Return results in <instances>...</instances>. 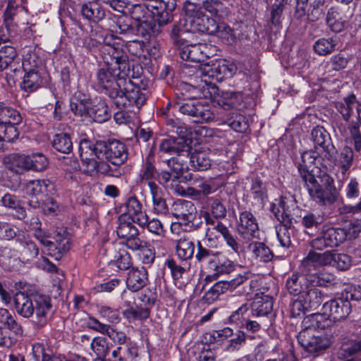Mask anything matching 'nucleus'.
Returning a JSON list of instances; mask_svg holds the SVG:
<instances>
[{"mask_svg":"<svg viewBox=\"0 0 361 361\" xmlns=\"http://www.w3.org/2000/svg\"><path fill=\"white\" fill-rule=\"evenodd\" d=\"M15 309L25 318L33 317V322L39 326L47 322V314L51 308V300L45 295L30 296L18 292L14 296Z\"/></svg>","mask_w":361,"mask_h":361,"instance_id":"20e7f679","label":"nucleus"},{"mask_svg":"<svg viewBox=\"0 0 361 361\" xmlns=\"http://www.w3.org/2000/svg\"><path fill=\"white\" fill-rule=\"evenodd\" d=\"M79 155L82 161L84 172L92 173L97 167L96 158L106 159L114 166L123 164L128 158L126 145L117 140H98L92 142L89 140H82L79 145Z\"/></svg>","mask_w":361,"mask_h":361,"instance_id":"f03ea898","label":"nucleus"},{"mask_svg":"<svg viewBox=\"0 0 361 361\" xmlns=\"http://www.w3.org/2000/svg\"><path fill=\"white\" fill-rule=\"evenodd\" d=\"M326 23L332 31L338 32L347 26L348 18L342 16L335 8H331L326 14Z\"/></svg>","mask_w":361,"mask_h":361,"instance_id":"bb28decb","label":"nucleus"},{"mask_svg":"<svg viewBox=\"0 0 361 361\" xmlns=\"http://www.w3.org/2000/svg\"><path fill=\"white\" fill-rule=\"evenodd\" d=\"M323 222V217L319 213L308 212L302 218L301 223L307 228L317 227Z\"/></svg>","mask_w":361,"mask_h":361,"instance_id":"680f3d73","label":"nucleus"},{"mask_svg":"<svg viewBox=\"0 0 361 361\" xmlns=\"http://www.w3.org/2000/svg\"><path fill=\"white\" fill-rule=\"evenodd\" d=\"M20 113L11 106L6 105L0 118V134L8 140H14L19 135L16 128L22 122Z\"/></svg>","mask_w":361,"mask_h":361,"instance_id":"f8f14e48","label":"nucleus"},{"mask_svg":"<svg viewBox=\"0 0 361 361\" xmlns=\"http://www.w3.org/2000/svg\"><path fill=\"white\" fill-rule=\"evenodd\" d=\"M301 159L298 171L311 199L319 204L334 202L336 197L330 186L332 180L329 176H324V183L320 184L314 175V170L319 168L318 164L320 157L318 152L312 150L305 152L301 155Z\"/></svg>","mask_w":361,"mask_h":361,"instance_id":"7ed1b4c3","label":"nucleus"},{"mask_svg":"<svg viewBox=\"0 0 361 361\" xmlns=\"http://www.w3.org/2000/svg\"><path fill=\"white\" fill-rule=\"evenodd\" d=\"M302 301L310 310L317 309L322 302L324 295L320 290L315 287V284L310 283L305 287V291L300 295Z\"/></svg>","mask_w":361,"mask_h":361,"instance_id":"4be33fe9","label":"nucleus"},{"mask_svg":"<svg viewBox=\"0 0 361 361\" xmlns=\"http://www.w3.org/2000/svg\"><path fill=\"white\" fill-rule=\"evenodd\" d=\"M1 202L5 207L16 210L18 212L19 219H23L25 216V212L15 195L8 193L4 195L1 199Z\"/></svg>","mask_w":361,"mask_h":361,"instance_id":"5fc2aeb1","label":"nucleus"},{"mask_svg":"<svg viewBox=\"0 0 361 361\" xmlns=\"http://www.w3.org/2000/svg\"><path fill=\"white\" fill-rule=\"evenodd\" d=\"M252 257L259 262H268L273 259V254L270 249L263 243L253 242L248 246Z\"/></svg>","mask_w":361,"mask_h":361,"instance_id":"c756f323","label":"nucleus"},{"mask_svg":"<svg viewBox=\"0 0 361 361\" xmlns=\"http://www.w3.org/2000/svg\"><path fill=\"white\" fill-rule=\"evenodd\" d=\"M17 57L16 49L12 46H4L0 49V71L10 67Z\"/></svg>","mask_w":361,"mask_h":361,"instance_id":"37998d69","label":"nucleus"},{"mask_svg":"<svg viewBox=\"0 0 361 361\" xmlns=\"http://www.w3.org/2000/svg\"><path fill=\"white\" fill-rule=\"evenodd\" d=\"M322 309L331 319L336 322L348 317L350 312V304L349 301L338 298L325 302Z\"/></svg>","mask_w":361,"mask_h":361,"instance_id":"dca6fc26","label":"nucleus"},{"mask_svg":"<svg viewBox=\"0 0 361 361\" xmlns=\"http://www.w3.org/2000/svg\"><path fill=\"white\" fill-rule=\"evenodd\" d=\"M25 74L20 84L21 88L29 92L37 90L42 83L39 71H24Z\"/></svg>","mask_w":361,"mask_h":361,"instance_id":"72a5a7b5","label":"nucleus"},{"mask_svg":"<svg viewBox=\"0 0 361 361\" xmlns=\"http://www.w3.org/2000/svg\"><path fill=\"white\" fill-rule=\"evenodd\" d=\"M91 349L99 357H106L109 352L106 338L101 336L94 338L90 343Z\"/></svg>","mask_w":361,"mask_h":361,"instance_id":"3c124183","label":"nucleus"},{"mask_svg":"<svg viewBox=\"0 0 361 361\" xmlns=\"http://www.w3.org/2000/svg\"><path fill=\"white\" fill-rule=\"evenodd\" d=\"M157 176V170L154 166L148 160L142 165L140 173V180L141 184H148L149 182H154Z\"/></svg>","mask_w":361,"mask_h":361,"instance_id":"603ef678","label":"nucleus"},{"mask_svg":"<svg viewBox=\"0 0 361 361\" xmlns=\"http://www.w3.org/2000/svg\"><path fill=\"white\" fill-rule=\"evenodd\" d=\"M99 316L111 323H118L120 320L119 312L116 309H113L106 305L97 307Z\"/></svg>","mask_w":361,"mask_h":361,"instance_id":"4d7b16f0","label":"nucleus"},{"mask_svg":"<svg viewBox=\"0 0 361 361\" xmlns=\"http://www.w3.org/2000/svg\"><path fill=\"white\" fill-rule=\"evenodd\" d=\"M303 323L305 328H312V329H323L328 328L334 323L329 316L324 312L322 314H312L305 319Z\"/></svg>","mask_w":361,"mask_h":361,"instance_id":"cd10ccee","label":"nucleus"},{"mask_svg":"<svg viewBox=\"0 0 361 361\" xmlns=\"http://www.w3.org/2000/svg\"><path fill=\"white\" fill-rule=\"evenodd\" d=\"M336 107L345 121L355 114L357 121L361 123V102L357 100L354 94L336 102Z\"/></svg>","mask_w":361,"mask_h":361,"instance_id":"a211bd4d","label":"nucleus"},{"mask_svg":"<svg viewBox=\"0 0 361 361\" xmlns=\"http://www.w3.org/2000/svg\"><path fill=\"white\" fill-rule=\"evenodd\" d=\"M190 38L188 35H180L178 37V42L173 40L180 46V56L182 59L190 61L192 62H204L208 58L213 55L214 47L212 45L205 43H190L185 45V42H188Z\"/></svg>","mask_w":361,"mask_h":361,"instance_id":"9b49d317","label":"nucleus"},{"mask_svg":"<svg viewBox=\"0 0 361 361\" xmlns=\"http://www.w3.org/2000/svg\"><path fill=\"white\" fill-rule=\"evenodd\" d=\"M271 211L275 217L281 222L285 223L289 219L288 209L283 197H281L279 200H276V202L271 205Z\"/></svg>","mask_w":361,"mask_h":361,"instance_id":"864d4df0","label":"nucleus"},{"mask_svg":"<svg viewBox=\"0 0 361 361\" xmlns=\"http://www.w3.org/2000/svg\"><path fill=\"white\" fill-rule=\"evenodd\" d=\"M201 7L202 10L204 9L214 16H218L225 8L224 4L219 0H204Z\"/></svg>","mask_w":361,"mask_h":361,"instance_id":"bf43d9fd","label":"nucleus"},{"mask_svg":"<svg viewBox=\"0 0 361 361\" xmlns=\"http://www.w3.org/2000/svg\"><path fill=\"white\" fill-rule=\"evenodd\" d=\"M324 3L325 0H310L311 10L307 16L311 21H315L324 15Z\"/></svg>","mask_w":361,"mask_h":361,"instance_id":"13d9d810","label":"nucleus"},{"mask_svg":"<svg viewBox=\"0 0 361 361\" xmlns=\"http://www.w3.org/2000/svg\"><path fill=\"white\" fill-rule=\"evenodd\" d=\"M249 310L247 304H243L237 310L234 311L228 317V321L231 324H239L243 320H246L245 316Z\"/></svg>","mask_w":361,"mask_h":361,"instance_id":"338daca9","label":"nucleus"},{"mask_svg":"<svg viewBox=\"0 0 361 361\" xmlns=\"http://www.w3.org/2000/svg\"><path fill=\"white\" fill-rule=\"evenodd\" d=\"M52 146L57 151L67 154L73 149V142L70 135L67 133L55 135L52 140Z\"/></svg>","mask_w":361,"mask_h":361,"instance_id":"79ce46f5","label":"nucleus"},{"mask_svg":"<svg viewBox=\"0 0 361 361\" xmlns=\"http://www.w3.org/2000/svg\"><path fill=\"white\" fill-rule=\"evenodd\" d=\"M3 163L6 169L19 174L29 171H42L49 166L47 157L42 152L10 154L4 157Z\"/></svg>","mask_w":361,"mask_h":361,"instance_id":"6e6552de","label":"nucleus"},{"mask_svg":"<svg viewBox=\"0 0 361 361\" xmlns=\"http://www.w3.org/2000/svg\"><path fill=\"white\" fill-rule=\"evenodd\" d=\"M148 2L145 4L143 6L137 4L134 6L133 9V15L134 18L140 21L141 20L140 16H136L135 14L139 11L143 10L145 7L147 11H151L154 16L158 15L161 11L164 10L166 8V5L164 2L160 0H147Z\"/></svg>","mask_w":361,"mask_h":361,"instance_id":"ea45409f","label":"nucleus"},{"mask_svg":"<svg viewBox=\"0 0 361 361\" xmlns=\"http://www.w3.org/2000/svg\"><path fill=\"white\" fill-rule=\"evenodd\" d=\"M341 350L345 356L355 355V357L347 360L346 361L361 360V341L355 340L345 343L341 346Z\"/></svg>","mask_w":361,"mask_h":361,"instance_id":"c03bdc74","label":"nucleus"},{"mask_svg":"<svg viewBox=\"0 0 361 361\" xmlns=\"http://www.w3.org/2000/svg\"><path fill=\"white\" fill-rule=\"evenodd\" d=\"M41 207L43 212L49 215H56L61 209V207L53 198L50 197L47 198Z\"/></svg>","mask_w":361,"mask_h":361,"instance_id":"774afa93","label":"nucleus"},{"mask_svg":"<svg viewBox=\"0 0 361 361\" xmlns=\"http://www.w3.org/2000/svg\"><path fill=\"white\" fill-rule=\"evenodd\" d=\"M6 19L4 20V27L0 28V44L7 42L11 38L15 37L17 34V26L15 23H9L11 16L10 11H7Z\"/></svg>","mask_w":361,"mask_h":361,"instance_id":"de8ad7c7","label":"nucleus"},{"mask_svg":"<svg viewBox=\"0 0 361 361\" xmlns=\"http://www.w3.org/2000/svg\"><path fill=\"white\" fill-rule=\"evenodd\" d=\"M180 112L194 118L195 123L209 122L214 120V114L209 106H204L198 100H188L176 104Z\"/></svg>","mask_w":361,"mask_h":361,"instance_id":"ddd939ff","label":"nucleus"},{"mask_svg":"<svg viewBox=\"0 0 361 361\" xmlns=\"http://www.w3.org/2000/svg\"><path fill=\"white\" fill-rule=\"evenodd\" d=\"M53 185L49 180H33L29 181L25 188V192L32 197H38L51 193Z\"/></svg>","mask_w":361,"mask_h":361,"instance_id":"393cba45","label":"nucleus"},{"mask_svg":"<svg viewBox=\"0 0 361 361\" xmlns=\"http://www.w3.org/2000/svg\"><path fill=\"white\" fill-rule=\"evenodd\" d=\"M310 280L308 275L306 276H298L293 274L286 281V288L288 292L294 295L300 296L302 295V292L305 291V287L309 285Z\"/></svg>","mask_w":361,"mask_h":361,"instance_id":"7c9ffc66","label":"nucleus"},{"mask_svg":"<svg viewBox=\"0 0 361 361\" xmlns=\"http://www.w3.org/2000/svg\"><path fill=\"white\" fill-rule=\"evenodd\" d=\"M330 247H337L346 240V233L341 228H326L323 230Z\"/></svg>","mask_w":361,"mask_h":361,"instance_id":"58836bf2","label":"nucleus"},{"mask_svg":"<svg viewBox=\"0 0 361 361\" xmlns=\"http://www.w3.org/2000/svg\"><path fill=\"white\" fill-rule=\"evenodd\" d=\"M100 51L104 64L95 73L96 84L106 91L118 108L135 106L139 109L146 98L138 86L125 78L130 73V65L123 42L113 35H106Z\"/></svg>","mask_w":361,"mask_h":361,"instance_id":"f257e3e1","label":"nucleus"},{"mask_svg":"<svg viewBox=\"0 0 361 361\" xmlns=\"http://www.w3.org/2000/svg\"><path fill=\"white\" fill-rule=\"evenodd\" d=\"M311 135L314 143L324 150V156H331V151L334 149L332 147L329 149L331 138L328 132L323 127L317 126L312 129Z\"/></svg>","mask_w":361,"mask_h":361,"instance_id":"b1692460","label":"nucleus"},{"mask_svg":"<svg viewBox=\"0 0 361 361\" xmlns=\"http://www.w3.org/2000/svg\"><path fill=\"white\" fill-rule=\"evenodd\" d=\"M183 11L185 17L180 19L176 24L171 31V38L178 42V37L180 35L190 33L212 32L219 30L220 27L216 26L214 30H209L204 24V12L202 7L190 1H185L183 5Z\"/></svg>","mask_w":361,"mask_h":361,"instance_id":"39448f33","label":"nucleus"},{"mask_svg":"<svg viewBox=\"0 0 361 361\" xmlns=\"http://www.w3.org/2000/svg\"><path fill=\"white\" fill-rule=\"evenodd\" d=\"M353 159V152L350 147H343L334 161V166L341 170L342 175L350 169Z\"/></svg>","mask_w":361,"mask_h":361,"instance_id":"473e14b6","label":"nucleus"},{"mask_svg":"<svg viewBox=\"0 0 361 361\" xmlns=\"http://www.w3.org/2000/svg\"><path fill=\"white\" fill-rule=\"evenodd\" d=\"M226 123L235 131L238 133L245 132L249 127L248 120L244 115L237 111L232 113V116L227 119Z\"/></svg>","mask_w":361,"mask_h":361,"instance_id":"a18cd8bd","label":"nucleus"},{"mask_svg":"<svg viewBox=\"0 0 361 361\" xmlns=\"http://www.w3.org/2000/svg\"><path fill=\"white\" fill-rule=\"evenodd\" d=\"M336 44L333 39H319L314 44V49L319 55H326L332 52Z\"/></svg>","mask_w":361,"mask_h":361,"instance_id":"6e6d98bb","label":"nucleus"},{"mask_svg":"<svg viewBox=\"0 0 361 361\" xmlns=\"http://www.w3.org/2000/svg\"><path fill=\"white\" fill-rule=\"evenodd\" d=\"M116 264L119 269L126 270L130 268L132 264L130 254L125 250L121 249L116 256Z\"/></svg>","mask_w":361,"mask_h":361,"instance_id":"e2e57ef3","label":"nucleus"},{"mask_svg":"<svg viewBox=\"0 0 361 361\" xmlns=\"http://www.w3.org/2000/svg\"><path fill=\"white\" fill-rule=\"evenodd\" d=\"M233 336H234L233 338L229 341L226 346L228 351L239 350L245 343V334L243 331H238Z\"/></svg>","mask_w":361,"mask_h":361,"instance_id":"69168bd1","label":"nucleus"},{"mask_svg":"<svg viewBox=\"0 0 361 361\" xmlns=\"http://www.w3.org/2000/svg\"><path fill=\"white\" fill-rule=\"evenodd\" d=\"M196 185L199 189H196L198 193L195 195L194 199L198 198L201 195L208 196L215 192L221 187V184L216 178L205 179L201 176L198 178Z\"/></svg>","mask_w":361,"mask_h":361,"instance_id":"2f4dec72","label":"nucleus"},{"mask_svg":"<svg viewBox=\"0 0 361 361\" xmlns=\"http://www.w3.org/2000/svg\"><path fill=\"white\" fill-rule=\"evenodd\" d=\"M92 102L87 95L78 92L71 99V109L82 121L87 124L91 119L90 113Z\"/></svg>","mask_w":361,"mask_h":361,"instance_id":"2eb2a0df","label":"nucleus"},{"mask_svg":"<svg viewBox=\"0 0 361 361\" xmlns=\"http://www.w3.org/2000/svg\"><path fill=\"white\" fill-rule=\"evenodd\" d=\"M298 341L300 346L311 354H319L333 343L331 334H321L312 328H305L299 332Z\"/></svg>","mask_w":361,"mask_h":361,"instance_id":"9d476101","label":"nucleus"},{"mask_svg":"<svg viewBox=\"0 0 361 361\" xmlns=\"http://www.w3.org/2000/svg\"><path fill=\"white\" fill-rule=\"evenodd\" d=\"M306 311H310L305 305L300 296L292 300L290 304V312L292 317H298L303 314Z\"/></svg>","mask_w":361,"mask_h":361,"instance_id":"0e129e2a","label":"nucleus"},{"mask_svg":"<svg viewBox=\"0 0 361 361\" xmlns=\"http://www.w3.org/2000/svg\"><path fill=\"white\" fill-rule=\"evenodd\" d=\"M250 192L253 198L263 202L267 197V185L258 178L252 179Z\"/></svg>","mask_w":361,"mask_h":361,"instance_id":"09e8293b","label":"nucleus"},{"mask_svg":"<svg viewBox=\"0 0 361 361\" xmlns=\"http://www.w3.org/2000/svg\"><path fill=\"white\" fill-rule=\"evenodd\" d=\"M196 259L207 266L210 274L205 280L212 281L220 276L229 274L235 270L236 264L223 253L204 247L199 242Z\"/></svg>","mask_w":361,"mask_h":361,"instance_id":"423d86ee","label":"nucleus"},{"mask_svg":"<svg viewBox=\"0 0 361 361\" xmlns=\"http://www.w3.org/2000/svg\"><path fill=\"white\" fill-rule=\"evenodd\" d=\"M276 236L280 245L283 247L288 248L290 244V235L289 229L284 224L276 226Z\"/></svg>","mask_w":361,"mask_h":361,"instance_id":"052dcab7","label":"nucleus"},{"mask_svg":"<svg viewBox=\"0 0 361 361\" xmlns=\"http://www.w3.org/2000/svg\"><path fill=\"white\" fill-rule=\"evenodd\" d=\"M176 251L180 259L186 260L192 257L195 251V245L190 239L184 236L177 240Z\"/></svg>","mask_w":361,"mask_h":361,"instance_id":"4c0bfd02","label":"nucleus"},{"mask_svg":"<svg viewBox=\"0 0 361 361\" xmlns=\"http://www.w3.org/2000/svg\"><path fill=\"white\" fill-rule=\"evenodd\" d=\"M123 317L129 322L135 320H144L149 317V310L142 307H130L123 311Z\"/></svg>","mask_w":361,"mask_h":361,"instance_id":"49530a36","label":"nucleus"},{"mask_svg":"<svg viewBox=\"0 0 361 361\" xmlns=\"http://www.w3.org/2000/svg\"><path fill=\"white\" fill-rule=\"evenodd\" d=\"M148 273L145 268H133L128 272L126 285L133 292L138 291L147 285Z\"/></svg>","mask_w":361,"mask_h":361,"instance_id":"412c9836","label":"nucleus"},{"mask_svg":"<svg viewBox=\"0 0 361 361\" xmlns=\"http://www.w3.org/2000/svg\"><path fill=\"white\" fill-rule=\"evenodd\" d=\"M196 208L190 201L178 200L173 204L172 214L188 226L195 217Z\"/></svg>","mask_w":361,"mask_h":361,"instance_id":"f3484780","label":"nucleus"},{"mask_svg":"<svg viewBox=\"0 0 361 361\" xmlns=\"http://www.w3.org/2000/svg\"><path fill=\"white\" fill-rule=\"evenodd\" d=\"M236 228L239 235L246 240L257 237L259 232L257 219L249 211L240 213Z\"/></svg>","mask_w":361,"mask_h":361,"instance_id":"4468645a","label":"nucleus"},{"mask_svg":"<svg viewBox=\"0 0 361 361\" xmlns=\"http://www.w3.org/2000/svg\"><path fill=\"white\" fill-rule=\"evenodd\" d=\"M176 155V157H173L166 161L168 166L174 173L173 178L175 179H178L179 175L182 174L188 169L187 158L188 151H187L186 154L180 153Z\"/></svg>","mask_w":361,"mask_h":361,"instance_id":"c9c22d12","label":"nucleus"},{"mask_svg":"<svg viewBox=\"0 0 361 361\" xmlns=\"http://www.w3.org/2000/svg\"><path fill=\"white\" fill-rule=\"evenodd\" d=\"M242 95L234 92H224L216 100L224 109H231L238 106L242 101Z\"/></svg>","mask_w":361,"mask_h":361,"instance_id":"f704fd0d","label":"nucleus"},{"mask_svg":"<svg viewBox=\"0 0 361 361\" xmlns=\"http://www.w3.org/2000/svg\"><path fill=\"white\" fill-rule=\"evenodd\" d=\"M81 13L85 18L94 22L99 21L105 17L104 9L95 2L82 5Z\"/></svg>","mask_w":361,"mask_h":361,"instance_id":"e433bc0d","label":"nucleus"},{"mask_svg":"<svg viewBox=\"0 0 361 361\" xmlns=\"http://www.w3.org/2000/svg\"><path fill=\"white\" fill-rule=\"evenodd\" d=\"M301 269L304 273L308 275L310 283L315 284V287L326 286L328 284L331 283L334 280V275L329 272L311 274L312 270L310 271H305L302 265ZM314 270V269H313V271Z\"/></svg>","mask_w":361,"mask_h":361,"instance_id":"a19ab883","label":"nucleus"},{"mask_svg":"<svg viewBox=\"0 0 361 361\" xmlns=\"http://www.w3.org/2000/svg\"><path fill=\"white\" fill-rule=\"evenodd\" d=\"M116 233L118 238H123L125 240L129 238L135 237V235H139L137 228L128 219V215H121L119 216Z\"/></svg>","mask_w":361,"mask_h":361,"instance_id":"c85d7f7f","label":"nucleus"},{"mask_svg":"<svg viewBox=\"0 0 361 361\" xmlns=\"http://www.w3.org/2000/svg\"><path fill=\"white\" fill-rule=\"evenodd\" d=\"M90 114L91 116L90 123L92 121L103 123L110 118L109 108L105 102L101 99H96L92 102Z\"/></svg>","mask_w":361,"mask_h":361,"instance_id":"a878e982","label":"nucleus"},{"mask_svg":"<svg viewBox=\"0 0 361 361\" xmlns=\"http://www.w3.org/2000/svg\"><path fill=\"white\" fill-rule=\"evenodd\" d=\"M273 299L267 295H257L251 305V314L257 319L267 317L273 309Z\"/></svg>","mask_w":361,"mask_h":361,"instance_id":"6ab92c4d","label":"nucleus"},{"mask_svg":"<svg viewBox=\"0 0 361 361\" xmlns=\"http://www.w3.org/2000/svg\"><path fill=\"white\" fill-rule=\"evenodd\" d=\"M41 64V59L34 52L28 51L23 56L22 68L24 71H39V67Z\"/></svg>","mask_w":361,"mask_h":361,"instance_id":"8fccbe9b","label":"nucleus"},{"mask_svg":"<svg viewBox=\"0 0 361 361\" xmlns=\"http://www.w3.org/2000/svg\"><path fill=\"white\" fill-rule=\"evenodd\" d=\"M235 72V66L226 60L221 59L207 66L201 72L200 89L205 98H213L217 93L216 82H221L224 78H231Z\"/></svg>","mask_w":361,"mask_h":361,"instance_id":"0eeeda50","label":"nucleus"},{"mask_svg":"<svg viewBox=\"0 0 361 361\" xmlns=\"http://www.w3.org/2000/svg\"><path fill=\"white\" fill-rule=\"evenodd\" d=\"M189 147L180 138L168 137L161 140L159 145V153L168 154H187Z\"/></svg>","mask_w":361,"mask_h":361,"instance_id":"aec40b11","label":"nucleus"},{"mask_svg":"<svg viewBox=\"0 0 361 361\" xmlns=\"http://www.w3.org/2000/svg\"><path fill=\"white\" fill-rule=\"evenodd\" d=\"M192 166L197 171H205L211 166L209 149L206 147L196 148L190 154Z\"/></svg>","mask_w":361,"mask_h":361,"instance_id":"5701e85b","label":"nucleus"},{"mask_svg":"<svg viewBox=\"0 0 361 361\" xmlns=\"http://www.w3.org/2000/svg\"><path fill=\"white\" fill-rule=\"evenodd\" d=\"M351 263V257L349 255L333 251H326L323 253L310 251L302 260V266L307 271L326 266L335 267L339 270L345 271L350 267Z\"/></svg>","mask_w":361,"mask_h":361,"instance_id":"1a4fd4ad","label":"nucleus"}]
</instances>
